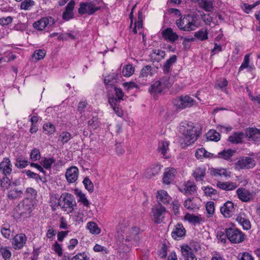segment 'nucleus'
<instances>
[{
    "mask_svg": "<svg viewBox=\"0 0 260 260\" xmlns=\"http://www.w3.org/2000/svg\"><path fill=\"white\" fill-rule=\"evenodd\" d=\"M161 166L160 164H154L151 165L145 172V176L148 178H151L158 174L161 170Z\"/></svg>",
    "mask_w": 260,
    "mask_h": 260,
    "instance_id": "25",
    "label": "nucleus"
},
{
    "mask_svg": "<svg viewBox=\"0 0 260 260\" xmlns=\"http://www.w3.org/2000/svg\"><path fill=\"white\" fill-rule=\"evenodd\" d=\"M165 55L166 53L165 51L159 49H153L150 55V57L153 62H154L155 61L158 62L160 60L164 59Z\"/></svg>",
    "mask_w": 260,
    "mask_h": 260,
    "instance_id": "27",
    "label": "nucleus"
},
{
    "mask_svg": "<svg viewBox=\"0 0 260 260\" xmlns=\"http://www.w3.org/2000/svg\"><path fill=\"white\" fill-rule=\"evenodd\" d=\"M28 164L27 160L24 159L21 157H18L16 160L15 166L18 168L23 169L27 166Z\"/></svg>",
    "mask_w": 260,
    "mask_h": 260,
    "instance_id": "45",
    "label": "nucleus"
},
{
    "mask_svg": "<svg viewBox=\"0 0 260 260\" xmlns=\"http://www.w3.org/2000/svg\"><path fill=\"white\" fill-rule=\"evenodd\" d=\"M201 18L206 24L210 25L213 20L212 17L210 14L203 13L201 15Z\"/></svg>",
    "mask_w": 260,
    "mask_h": 260,
    "instance_id": "61",
    "label": "nucleus"
},
{
    "mask_svg": "<svg viewBox=\"0 0 260 260\" xmlns=\"http://www.w3.org/2000/svg\"><path fill=\"white\" fill-rule=\"evenodd\" d=\"M208 140L217 142L220 139V135L214 129H210L206 134Z\"/></svg>",
    "mask_w": 260,
    "mask_h": 260,
    "instance_id": "33",
    "label": "nucleus"
},
{
    "mask_svg": "<svg viewBox=\"0 0 260 260\" xmlns=\"http://www.w3.org/2000/svg\"><path fill=\"white\" fill-rule=\"evenodd\" d=\"M245 135L243 132H235L229 137L228 140L233 144H239L243 142V139Z\"/></svg>",
    "mask_w": 260,
    "mask_h": 260,
    "instance_id": "26",
    "label": "nucleus"
},
{
    "mask_svg": "<svg viewBox=\"0 0 260 260\" xmlns=\"http://www.w3.org/2000/svg\"><path fill=\"white\" fill-rule=\"evenodd\" d=\"M54 20L51 17H45L34 23V27L38 30H42L47 26H51L54 24Z\"/></svg>",
    "mask_w": 260,
    "mask_h": 260,
    "instance_id": "11",
    "label": "nucleus"
},
{
    "mask_svg": "<svg viewBox=\"0 0 260 260\" xmlns=\"http://www.w3.org/2000/svg\"><path fill=\"white\" fill-rule=\"evenodd\" d=\"M116 97L112 96L109 98L108 102L115 113L119 117L122 116L123 110L120 107L118 103L123 100V93L121 88L114 87Z\"/></svg>",
    "mask_w": 260,
    "mask_h": 260,
    "instance_id": "4",
    "label": "nucleus"
},
{
    "mask_svg": "<svg viewBox=\"0 0 260 260\" xmlns=\"http://www.w3.org/2000/svg\"><path fill=\"white\" fill-rule=\"evenodd\" d=\"M180 131L182 134L180 143L181 145L184 144L185 146H189L193 143L199 136L197 128L191 122L186 125L181 126Z\"/></svg>",
    "mask_w": 260,
    "mask_h": 260,
    "instance_id": "2",
    "label": "nucleus"
},
{
    "mask_svg": "<svg viewBox=\"0 0 260 260\" xmlns=\"http://www.w3.org/2000/svg\"><path fill=\"white\" fill-rule=\"evenodd\" d=\"M169 143L167 141H161L159 143L158 150L165 156L169 149Z\"/></svg>",
    "mask_w": 260,
    "mask_h": 260,
    "instance_id": "40",
    "label": "nucleus"
},
{
    "mask_svg": "<svg viewBox=\"0 0 260 260\" xmlns=\"http://www.w3.org/2000/svg\"><path fill=\"white\" fill-rule=\"evenodd\" d=\"M153 74V69L149 65L145 66L140 73V76L142 77H148L149 75L151 76Z\"/></svg>",
    "mask_w": 260,
    "mask_h": 260,
    "instance_id": "44",
    "label": "nucleus"
},
{
    "mask_svg": "<svg viewBox=\"0 0 260 260\" xmlns=\"http://www.w3.org/2000/svg\"><path fill=\"white\" fill-rule=\"evenodd\" d=\"M212 155V153L207 152L204 148L198 149L195 153L196 157L198 159H201L203 157L210 158L211 157Z\"/></svg>",
    "mask_w": 260,
    "mask_h": 260,
    "instance_id": "32",
    "label": "nucleus"
},
{
    "mask_svg": "<svg viewBox=\"0 0 260 260\" xmlns=\"http://www.w3.org/2000/svg\"><path fill=\"white\" fill-rule=\"evenodd\" d=\"M166 209L162 205H156L152 208V212L155 223H161L164 219V215L166 213Z\"/></svg>",
    "mask_w": 260,
    "mask_h": 260,
    "instance_id": "10",
    "label": "nucleus"
},
{
    "mask_svg": "<svg viewBox=\"0 0 260 260\" xmlns=\"http://www.w3.org/2000/svg\"><path fill=\"white\" fill-rule=\"evenodd\" d=\"M238 258L240 260H253L251 254L247 252H243L242 254L240 253L238 255Z\"/></svg>",
    "mask_w": 260,
    "mask_h": 260,
    "instance_id": "64",
    "label": "nucleus"
},
{
    "mask_svg": "<svg viewBox=\"0 0 260 260\" xmlns=\"http://www.w3.org/2000/svg\"><path fill=\"white\" fill-rule=\"evenodd\" d=\"M177 61V56L176 55H172L164 63L163 66V71L165 74H168L170 71L171 67Z\"/></svg>",
    "mask_w": 260,
    "mask_h": 260,
    "instance_id": "29",
    "label": "nucleus"
},
{
    "mask_svg": "<svg viewBox=\"0 0 260 260\" xmlns=\"http://www.w3.org/2000/svg\"><path fill=\"white\" fill-rule=\"evenodd\" d=\"M236 192L238 198L242 202H247L253 200V194L245 188H239Z\"/></svg>",
    "mask_w": 260,
    "mask_h": 260,
    "instance_id": "15",
    "label": "nucleus"
},
{
    "mask_svg": "<svg viewBox=\"0 0 260 260\" xmlns=\"http://www.w3.org/2000/svg\"><path fill=\"white\" fill-rule=\"evenodd\" d=\"M220 211L225 217H230L234 212V204L231 201H228L220 208Z\"/></svg>",
    "mask_w": 260,
    "mask_h": 260,
    "instance_id": "20",
    "label": "nucleus"
},
{
    "mask_svg": "<svg viewBox=\"0 0 260 260\" xmlns=\"http://www.w3.org/2000/svg\"><path fill=\"white\" fill-rule=\"evenodd\" d=\"M236 221L240 224L244 230H249L251 228V224L248 219H247L241 216L236 217Z\"/></svg>",
    "mask_w": 260,
    "mask_h": 260,
    "instance_id": "37",
    "label": "nucleus"
},
{
    "mask_svg": "<svg viewBox=\"0 0 260 260\" xmlns=\"http://www.w3.org/2000/svg\"><path fill=\"white\" fill-rule=\"evenodd\" d=\"M26 241L27 237L24 234H18L13 239V247L15 249H20L24 246Z\"/></svg>",
    "mask_w": 260,
    "mask_h": 260,
    "instance_id": "13",
    "label": "nucleus"
},
{
    "mask_svg": "<svg viewBox=\"0 0 260 260\" xmlns=\"http://www.w3.org/2000/svg\"><path fill=\"white\" fill-rule=\"evenodd\" d=\"M45 54L46 52L44 50H38L34 52L32 57L38 60L43 59L45 56Z\"/></svg>",
    "mask_w": 260,
    "mask_h": 260,
    "instance_id": "56",
    "label": "nucleus"
},
{
    "mask_svg": "<svg viewBox=\"0 0 260 260\" xmlns=\"http://www.w3.org/2000/svg\"><path fill=\"white\" fill-rule=\"evenodd\" d=\"M12 165L10 159L8 157H5L0 163V171L6 176L12 173Z\"/></svg>",
    "mask_w": 260,
    "mask_h": 260,
    "instance_id": "19",
    "label": "nucleus"
},
{
    "mask_svg": "<svg viewBox=\"0 0 260 260\" xmlns=\"http://www.w3.org/2000/svg\"><path fill=\"white\" fill-rule=\"evenodd\" d=\"M161 83L159 81H155L151 85L149 88V91L151 93H160L162 91Z\"/></svg>",
    "mask_w": 260,
    "mask_h": 260,
    "instance_id": "38",
    "label": "nucleus"
},
{
    "mask_svg": "<svg viewBox=\"0 0 260 260\" xmlns=\"http://www.w3.org/2000/svg\"><path fill=\"white\" fill-rule=\"evenodd\" d=\"M83 184L85 188L90 193L92 192L94 190L93 184L91 180L88 178L85 177L83 181Z\"/></svg>",
    "mask_w": 260,
    "mask_h": 260,
    "instance_id": "46",
    "label": "nucleus"
},
{
    "mask_svg": "<svg viewBox=\"0 0 260 260\" xmlns=\"http://www.w3.org/2000/svg\"><path fill=\"white\" fill-rule=\"evenodd\" d=\"M30 158L32 161L39 160L41 158L40 150L37 148L32 150L30 154Z\"/></svg>",
    "mask_w": 260,
    "mask_h": 260,
    "instance_id": "53",
    "label": "nucleus"
},
{
    "mask_svg": "<svg viewBox=\"0 0 260 260\" xmlns=\"http://www.w3.org/2000/svg\"><path fill=\"white\" fill-rule=\"evenodd\" d=\"M180 190L187 196L192 194L197 190V186L193 182L187 181Z\"/></svg>",
    "mask_w": 260,
    "mask_h": 260,
    "instance_id": "24",
    "label": "nucleus"
},
{
    "mask_svg": "<svg viewBox=\"0 0 260 260\" xmlns=\"http://www.w3.org/2000/svg\"><path fill=\"white\" fill-rule=\"evenodd\" d=\"M250 54H247L245 55L243 61L239 69V72H241L243 69L246 68L249 65Z\"/></svg>",
    "mask_w": 260,
    "mask_h": 260,
    "instance_id": "54",
    "label": "nucleus"
},
{
    "mask_svg": "<svg viewBox=\"0 0 260 260\" xmlns=\"http://www.w3.org/2000/svg\"><path fill=\"white\" fill-rule=\"evenodd\" d=\"M236 151L232 149H224L218 153V157L226 160H231L235 153Z\"/></svg>",
    "mask_w": 260,
    "mask_h": 260,
    "instance_id": "30",
    "label": "nucleus"
},
{
    "mask_svg": "<svg viewBox=\"0 0 260 260\" xmlns=\"http://www.w3.org/2000/svg\"><path fill=\"white\" fill-rule=\"evenodd\" d=\"M174 104L179 109H183L197 105L196 102L188 95H181L175 100Z\"/></svg>",
    "mask_w": 260,
    "mask_h": 260,
    "instance_id": "7",
    "label": "nucleus"
},
{
    "mask_svg": "<svg viewBox=\"0 0 260 260\" xmlns=\"http://www.w3.org/2000/svg\"><path fill=\"white\" fill-rule=\"evenodd\" d=\"M10 226L8 224H4L1 229V233L4 237L9 239L11 237V230Z\"/></svg>",
    "mask_w": 260,
    "mask_h": 260,
    "instance_id": "47",
    "label": "nucleus"
},
{
    "mask_svg": "<svg viewBox=\"0 0 260 260\" xmlns=\"http://www.w3.org/2000/svg\"><path fill=\"white\" fill-rule=\"evenodd\" d=\"M58 205L61 209L69 214L72 213L76 207V202L73 195L71 193H62L58 199Z\"/></svg>",
    "mask_w": 260,
    "mask_h": 260,
    "instance_id": "3",
    "label": "nucleus"
},
{
    "mask_svg": "<svg viewBox=\"0 0 260 260\" xmlns=\"http://www.w3.org/2000/svg\"><path fill=\"white\" fill-rule=\"evenodd\" d=\"M22 191L19 190L16 188L11 190L8 194V198L10 199H15L20 196Z\"/></svg>",
    "mask_w": 260,
    "mask_h": 260,
    "instance_id": "55",
    "label": "nucleus"
},
{
    "mask_svg": "<svg viewBox=\"0 0 260 260\" xmlns=\"http://www.w3.org/2000/svg\"><path fill=\"white\" fill-rule=\"evenodd\" d=\"M134 72V69L131 64H128L123 67L122 70V74L124 76L129 77L133 75Z\"/></svg>",
    "mask_w": 260,
    "mask_h": 260,
    "instance_id": "48",
    "label": "nucleus"
},
{
    "mask_svg": "<svg viewBox=\"0 0 260 260\" xmlns=\"http://www.w3.org/2000/svg\"><path fill=\"white\" fill-rule=\"evenodd\" d=\"M198 3L200 8L204 10L206 12H212L214 9L213 2L208 0H199Z\"/></svg>",
    "mask_w": 260,
    "mask_h": 260,
    "instance_id": "28",
    "label": "nucleus"
},
{
    "mask_svg": "<svg viewBox=\"0 0 260 260\" xmlns=\"http://www.w3.org/2000/svg\"><path fill=\"white\" fill-rule=\"evenodd\" d=\"M0 253L5 260H10L12 255L10 248L0 244Z\"/></svg>",
    "mask_w": 260,
    "mask_h": 260,
    "instance_id": "35",
    "label": "nucleus"
},
{
    "mask_svg": "<svg viewBox=\"0 0 260 260\" xmlns=\"http://www.w3.org/2000/svg\"><path fill=\"white\" fill-rule=\"evenodd\" d=\"M26 174L28 177L35 179L37 181L39 180L42 181V177L39 174L32 172L30 170L26 171Z\"/></svg>",
    "mask_w": 260,
    "mask_h": 260,
    "instance_id": "63",
    "label": "nucleus"
},
{
    "mask_svg": "<svg viewBox=\"0 0 260 260\" xmlns=\"http://www.w3.org/2000/svg\"><path fill=\"white\" fill-rule=\"evenodd\" d=\"M206 210L208 213L207 217H211L214 213V204L213 202H208L206 206Z\"/></svg>",
    "mask_w": 260,
    "mask_h": 260,
    "instance_id": "50",
    "label": "nucleus"
},
{
    "mask_svg": "<svg viewBox=\"0 0 260 260\" xmlns=\"http://www.w3.org/2000/svg\"><path fill=\"white\" fill-rule=\"evenodd\" d=\"M181 252L186 260L190 257V255L192 256L193 255L191 248L188 245L181 247Z\"/></svg>",
    "mask_w": 260,
    "mask_h": 260,
    "instance_id": "43",
    "label": "nucleus"
},
{
    "mask_svg": "<svg viewBox=\"0 0 260 260\" xmlns=\"http://www.w3.org/2000/svg\"><path fill=\"white\" fill-rule=\"evenodd\" d=\"M245 136L248 141H253L255 144L260 143V129L248 128L245 130Z\"/></svg>",
    "mask_w": 260,
    "mask_h": 260,
    "instance_id": "12",
    "label": "nucleus"
},
{
    "mask_svg": "<svg viewBox=\"0 0 260 260\" xmlns=\"http://www.w3.org/2000/svg\"><path fill=\"white\" fill-rule=\"evenodd\" d=\"M89 257L88 254L85 252L79 253L73 256L72 260H89Z\"/></svg>",
    "mask_w": 260,
    "mask_h": 260,
    "instance_id": "59",
    "label": "nucleus"
},
{
    "mask_svg": "<svg viewBox=\"0 0 260 260\" xmlns=\"http://www.w3.org/2000/svg\"><path fill=\"white\" fill-rule=\"evenodd\" d=\"M176 23L178 27L183 31L193 30L197 27L196 21L189 15L181 17L176 20Z\"/></svg>",
    "mask_w": 260,
    "mask_h": 260,
    "instance_id": "5",
    "label": "nucleus"
},
{
    "mask_svg": "<svg viewBox=\"0 0 260 260\" xmlns=\"http://www.w3.org/2000/svg\"><path fill=\"white\" fill-rule=\"evenodd\" d=\"M203 189L206 195L209 197H212L213 195L217 194V191L216 190L209 186L204 187Z\"/></svg>",
    "mask_w": 260,
    "mask_h": 260,
    "instance_id": "60",
    "label": "nucleus"
},
{
    "mask_svg": "<svg viewBox=\"0 0 260 260\" xmlns=\"http://www.w3.org/2000/svg\"><path fill=\"white\" fill-rule=\"evenodd\" d=\"M110 77H106L104 80V82L105 84V85L106 86V88L107 89L112 87H115V84L118 81V78L117 77H116L115 78H113V80L109 81L110 80L109 79H111Z\"/></svg>",
    "mask_w": 260,
    "mask_h": 260,
    "instance_id": "49",
    "label": "nucleus"
},
{
    "mask_svg": "<svg viewBox=\"0 0 260 260\" xmlns=\"http://www.w3.org/2000/svg\"><path fill=\"white\" fill-rule=\"evenodd\" d=\"M185 218L189 222L192 223L194 224H200L202 222H204L203 219L201 217V216H197L194 214H191L187 213L185 216Z\"/></svg>",
    "mask_w": 260,
    "mask_h": 260,
    "instance_id": "31",
    "label": "nucleus"
},
{
    "mask_svg": "<svg viewBox=\"0 0 260 260\" xmlns=\"http://www.w3.org/2000/svg\"><path fill=\"white\" fill-rule=\"evenodd\" d=\"M186 234V230L183 225L181 223L177 224L171 233L172 238L178 240L184 237Z\"/></svg>",
    "mask_w": 260,
    "mask_h": 260,
    "instance_id": "16",
    "label": "nucleus"
},
{
    "mask_svg": "<svg viewBox=\"0 0 260 260\" xmlns=\"http://www.w3.org/2000/svg\"><path fill=\"white\" fill-rule=\"evenodd\" d=\"M228 85V81L225 79L219 80L217 81L215 84V87L216 88H219L223 91L226 90L225 87Z\"/></svg>",
    "mask_w": 260,
    "mask_h": 260,
    "instance_id": "57",
    "label": "nucleus"
},
{
    "mask_svg": "<svg viewBox=\"0 0 260 260\" xmlns=\"http://www.w3.org/2000/svg\"><path fill=\"white\" fill-rule=\"evenodd\" d=\"M59 138L62 144L68 142L72 138L71 134L67 132H62L59 136Z\"/></svg>",
    "mask_w": 260,
    "mask_h": 260,
    "instance_id": "51",
    "label": "nucleus"
},
{
    "mask_svg": "<svg viewBox=\"0 0 260 260\" xmlns=\"http://www.w3.org/2000/svg\"><path fill=\"white\" fill-rule=\"evenodd\" d=\"M194 36L201 41H205L208 39V32L206 29H202L196 32Z\"/></svg>",
    "mask_w": 260,
    "mask_h": 260,
    "instance_id": "36",
    "label": "nucleus"
},
{
    "mask_svg": "<svg viewBox=\"0 0 260 260\" xmlns=\"http://www.w3.org/2000/svg\"><path fill=\"white\" fill-rule=\"evenodd\" d=\"M176 172V170L173 168L166 169L164 173L163 183L166 184H170L174 180Z\"/></svg>",
    "mask_w": 260,
    "mask_h": 260,
    "instance_id": "22",
    "label": "nucleus"
},
{
    "mask_svg": "<svg viewBox=\"0 0 260 260\" xmlns=\"http://www.w3.org/2000/svg\"><path fill=\"white\" fill-rule=\"evenodd\" d=\"M87 228L93 234H99L101 232L100 229L94 222H89L87 223Z\"/></svg>",
    "mask_w": 260,
    "mask_h": 260,
    "instance_id": "39",
    "label": "nucleus"
},
{
    "mask_svg": "<svg viewBox=\"0 0 260 260\" xmlns=\"http://www.w3.org/2000/svg\"><path fill=\"white\" fill-rule=\"evenodd\" d=\"M163 38L171 43H173L178 39V35L171 27L167 28L161 31Z\"/></svg>",
    "mask_w": 260,
    "mask_h": 260,
    "instance_id": "17",
    "label": "nucleus"
},
{
    "mask_svg": "<svg viewBox=\"0 0 260 260\" xmlns=\"http://www.w3.org/2000/svg\"><path fill=\"white\" fill-rule=\"evenodd\" d=\"M100 7H96L92 2L81 3L80 7L78 9V13L80 15L87 14L91 15L100 10Z\"/></svg>",
    "mask_w": 260,
    "mask_h": 260,
    "instance_id": "9",
    "label": "nucleus"
},
{
    "mask_svg": "<svg viewBox=\"0 0 260 260\" xmlns=\"http://www.w3.org/2000/svg\"><path fill=\"white\" fill-rule=\"evenodd\" d=\"M207 168L205 165L197 166L192 172V175L197 182H202L206 174Z\"/></svg>",
    "mask_w": 260,
    "mask_h": 260,
    "instance_id": "14",
    "label": "nucleus"
},
{
    "mask_svg": "<svg viewBox=\"0 0 260 260\" xmlns=\"http://www.w3.org/2000/svg\"><path fill=\"white\" fill-rule=\"evenodd\" d=\"M54 162L55 159L53 157H44L41 161V164L46 169H51L52 165Z\"/></svg>",
    "mask_w": 260,
    "mask_h": 260,
    "instance_id": "41",
    "label": "nucleus"
},
{
    "mask_svg": "<svg viewBox=\"0 0 260 260\" xmlns=\"http://www.w3.org/2000/svg\"><path fill=\"white\" fill-rule=\"evenodd\" d=\"M140 229L137 226L128 228L123 223H120L117 228L116 238L119 242V247L123 252L129 251L133 245L137 246L140 240Z\"/></svg>",
    "mask_w": 260,
    "mask_h": 260,
    "instance_id": "1",
    "label": "nucleus"
},
{
    "mask_svg": "<svg viewBox=\"0 0 260 260\" xmlns=\"http://www.w3.org/2000/svg\"><path fill=\"white\" fill-rule=\"evenodd\" d=\"M77 196L79 198L78 201L81 202L85 206L88 207L89 203L85 197V194L81 191L77 192Z\"/></svg>",
    "mask_w": 260,
    "mask_h": 260,
    "instance_id": "52",
    "label": "nucleus"
},
{
    "mask_svg": "<svg viewBox=\"0 0 260 260\" xmlns=\"http://www.w3.org/2000/svg\"><path fill=\"white\" fill-rule=\"evenodd\" d=\"M0 185L4 189H8L10 186V180L7 176L0 179Z\"/></svg>",
    "mask_w": 260,
    "mask_h": 260,
    "instance_id": "58",
    "label": "nucleus"
},
{
    "mask_svg": "<svg viewBox=\"0 0 260 260\" xmlns=\"http://www.w3.org/2000/svg\"><path fill=\"white\" fill-rule=\"evenodd\" d=\"M158 205H161V204L167 205L171 200V197L165 190H160L157 191L156 196Z\"/></svg>",
    "mask_w": 260,
    "mask_h": 260,
    "instance_id": "18",
    "label": "nucleus"
},
{
    "mask_svg": "<svg viewBox=\"0 0 260 260\" xmlns=\"http://www.w3.org/2000/svg\"><path fill=\"white\" fill-rule=\"evenodd\" d=\"M255 166V161L250 157H242L235 164L236 169H250Z\"/></svg>",
    "mask_w": 260,
    "mask_h": 260,
    "instance_id": "8",
    "label": "nucleus"
},
{
    "mask_svg": "<svg viewBox=\"0 0 260 260\" xmlns=\"http://www.w3.org/2000/svg\"><path fill=\"white\" fill-rule=\"evenodd\" d=\"M78 175V169L76 167H72L68 169L66 173V177L67 181L70 183L75 182Z\"/></svg>",
    "mask_w": 260,
    "mask_h": 260,
    "instance_id": "21",
    "label": "nucleus"
},
{
    "mask_svg": "<svg viewBox=\"0 0 260 260\" xmlns=\"http://www.w3.org/2000/svg\"><path fill=\"white\" fill-rule=\"evenodd\" d=\"M211 175L215 177L217 176H228L227 171L223 168L215 169L211 168L209 169Z\"/></svg>",
    "mask_w": 260,
    "mask_h": 260,
    "instance_id": "34",
    "label": "nucleus"
},
{
    "mask_svg": "<svg viewBox=\"0 0 260 260\" xmlns=\"http://www.w3.org/2000/svg\"><path fill=\"white\" fill-rule=\"evenodd\" d=\"M226 236L232 243H240L245 239L244 234L236 228H230L226 230Z\"/></svg>",
    "mask_w": 260,
    "mask_h": 260,
    "instance_id": "6",
    "label": "nucleus"
},
{
    "mask_svg": "<svg viewBox=\"0 0 260 260\" xmlns=\"http://www.w3.org/2000/svg\"><path fill=\"white\" fill-rule=\"evenodd\" d=\"M217 131L220 133H225L226 134L231 132L232 130V127L230 125L223 126L221 125H218L216 127Z\"/></svg>",
    "mask_w": 260,
    "mask_h": 260,
    "instance_id": "62",
    "label": "nucleus"
},
{
    "mask_svg": "<svg viewBox=\"0 0 260 260\" xmlns=\"http://www.w3.org/2000/svg\"><path fill=\"white\" fill-rule=\"evenodd\" d=\"M75 2L73 0L71 1L67 5L65 11L62 14V19L66 21H68L73 17V9L74 8Z\"/></svg>",
    "mask_w": 260,
    "mask_h": 260,
    "instance_id": "23",
    "label": "nucleus"
},
{
    "mask_svg": "<svg viewBox=\"0 0 260 260\" xmlns=\"http://www.w3.org/2000/svg\"><path fill=\"white\" fill-rule=\"evenodd\" d=\"M35 5L32 0H24L20 5V9L24 10H28Z\"/></svg>",
    "mask_w": 260,
    "mask_h": 260,
    "instance_id": "42",
    "label": "nucleus"
}]
</instances>
